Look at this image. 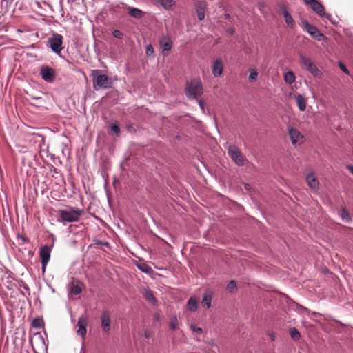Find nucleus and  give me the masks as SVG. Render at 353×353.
Instances as JSON below:
<instances>
[{
    "label": "nucleus",
    "instance_id": "72a5a7b5",
    "mask_svg": "<svg viewBox=\"0 0 353 353\" xmlns=\"http://www.w3.org/2000/svg\"><path fill=\"white\" fill-rule=\"evenodd\" d=\"M258 77V72L255 68H250V75H249V80L250 81H254L257 79Z\"/></svg>",
    "mask_w": 353,
    "mask_h": 353
},
{
    "label": "nucleus",
    "instance_id": "37998d69",
    "mask_svg": "<svg viewBox=\"0 0 353 353\" xmlns=\"http://www.w3.org/2000/svg\"><path fill=\"white\" fill-rule=\"evenodd\" d=\"M12 0H1V5H3V3H6V6H8V4L10 2H12Z\"/></svg>",
    "mask_w": 353,
    "mask_h": 353
},
{
    "label": "nucleus",
    "instance_id": "7c9ffc66",
    "mask_svg": "<svg viewBox=\"0 0 353 353\" xmlns=\"http://www.w3.org/2000/svg\"><path fill=\"white\" fill-rule=\"evenodd\" d=\"M290 335L293 340H299L301 338V334L297 329L293 327L290 330Z\"/></svg>",
    "mask_w": 353,
    "mask_h": 353
},
{
    "label": "nucleus",
    "instance_id": "603ef678",
    "mask_svg": "<svg viewBox=\"0 0 353 353\" xmlns=\"http://www.w3.org/2000/svg\"><path fill=\"white\" fill-rule=\"evenodd\" d=\"M24 289H26V290H29V288L27 285L24 286Z\"/></svg>",
    "mask_w": 353,
    "mask_h": 353
},
{
    "label": "nucleus",
    "instance_id": "9d476101",
    "mask_svg": "<svg viewBox=\"0 0 353 353\" xmlns=\"http://www.w3.org/2000/svg\"><path fill=\"white\" fill-rule=\"evenodd\" d=\"M101 324L103 332L108 333L111 329L110 314L107 310H103L101 314Z\"/></svg>",
    "mask_w": 353,
    "mask_h": 353
},
{
    "label": "nucleus",
    "instance_id": "79ce46f5",
    "mask_svg": "<svg viewBox=\"0 0 353 353\" xmlns=\"http://www.w3.org/2000/svg\"><path fill=\"white\" fill-rule=\"evenodd\" d=\"M95 243L97 244V245H108V242H103V241H101L99 240H97Z\"/></svg>",
    "mask_w": 353,
    "mask_h": 353
},
{
    "label": "nucleus",
    "instance_id": "3c124183",
    "mask_svg": "<svg viewBox=\"0 0 353 353\" xmlns=\"http://www.w3.org/2000/svg\"><path fill=\"white\" fill-rule=\"evenodd\" d=\"M228 32H230V34H232L234 33V30L232 29L228 30Z\"/></svg>",
    "mask_w": 353,
    "mask_h": 353
},
{
    "label": "nucleus",
    "instance_id": "09e8293b",
    "mask_svg": "<svg viewBox=\"0 0 353 353\" xmlns=\"http://www.w3.org/2000/svg\"><path fill=\"white\" fill-rule=\"evenodd\" d=\"M245 189H246L247 190H250V185H248V184H245Z\"/></svg>",
    "mask_w": 353,
    "mask_h": 353
},
{
    "label": "nucleus",
    "instance_id": "9b49d317",
    "mask_svg": "<svg viewBox=\"0 0 353 353\" xmlns=\"http://www.w3.org/2000/svg\"><path fill=\"white\" fill-rule=\"evenodd\" d=\"M309 7L321 17L329 19L330 15L326 14L324 6L317 0H314Z\"/></svg>",
    "mask_w": 353,
    "mask_h": 353
},
{
    "label": "nucleus",
    "instance_id": "4468645a",
    "mask_svg": "<svg viewBox=\"0 0 353 353\" xmlns=\"http://www.w3.org/2000/svg\"><path fill=\"white\" fill-rule=\"evenodd\" d=\"M288 134L290 137L292 143L294 145H296L303 139V136L301 134V132L297 129L294 128H289Z\"/></svg>",
    "mask_w": 353,
    "mask_h": 353
},
{
    "label": "nucleus",
    "instance_id": "cd10ccee",
    "mask_svg": "<svg viewBox=\"0 0 353 353\" xmlns=\"http://www.w3.org/2000/svg\"><path fill=\"white\" fill-rule=\"evenodd\" d=\"M340 216L343 220H344L347 222H350L352 220L351 216L349 214V212L345 208H342L341 210Z\"/></svg>",
    "mask_w": 353,
    "mask_h": 353
},
{
    "label": "nucleus",
    "instance_id": "f257e3e1",
    "mask_svg": "<svg viewBox=\"0 0 353 353\" xmlns=\"http://www.w3.org/2000/svg\"><path fill=\"white\" fill-rule=\"evenodd\" d=\"M83 212V211L78 208L66 206L64 209L59 210L58 221L68 223L77 222L79 220Z\"/></svg>",
    "mask_w": 353,
    "mask_h": 353
},
{
    "label": "nucleus",
    "instance_id": "c9c22d12",
    "mask_svg": "<svg viewBox=\"0 0 353 353\" xmlns=\"http://www.w3.org/2000/svg\"><path fill=\"white\" fill-rule=\"evenodd\" d=\"M154 53V48L151 44H149L146 46V54L147 55H152Z\"/></svg>",
    "mask_w": 353,
    "mask_h": 353
},
{
    "label": "nucleus",
    "instance_id": "6ab92c4d",
    "mask_svg": "<svg viewBox=\"0 0 353 353\" xmlns=\"http://www.w3.org/2000/svg\"><path fill=\"white\" fill-rule=\"evenodd\" d=\"M159 45L163 49V51H169L172 48V42L169 37H163L159 41Z\"/></svg>",
    "mask_w": 353,
    "mask_h": 353
},
{
    "label": "nucleus",
    "instance_id": "20e7f679",
    "mask_svg": "<svg viewBox=\"0 0 353 353\" xmlns=\"http://www.w3.org/2000/svg\"><path fill=\"white\" fill-rule=\"evenodd\" d=\"M228 150V155L233 161L239 166H243L244 165V157L239 150L235 145H228L225 147Z\"/></svg>",
    "mask_w": 353,
    "mask_h": 353
},
{
    "label": "nucleus",
    "instance_id": "b1692460",
    "mask_svg": "<svg viewBox=\"0 0 353 353\" xmlns=\"http://www.w3.org/2000/svg\"><path fill=\"white\" fill-rule=\"evenodd\" d=\"M158 3L166 10L170 9L175 5L174 0H158Z\"/></svg>",
    "mask_w": 353,
    "mask_h": 353
},
{
    "label": "nucleus",
    "instance_id": "a878e982",
    "mask_svg": "<svg viewBox=\"0 0 353 353\" xmlns=\"http://www.w3.org/2000/svg\"><path fill=\"white\" fill-rule=\"evenodd\" d=\"M70 292L73 294L78 295L82 292V289L80 285L72 282L70 287Z\"/></svg>",
    "mask_w": 353,
    "mask_h": 353
},
{
    "label": "nucleus",
    "instance_id": "39448f33",
    "mask_svg": "<svg viewBox=\"0 0 353 353\" xmlns=\"http://www.w3.org/2000/svg\"><path fill=\"white\" fill-rule=\"evenodd\" d=\"M301 64L315 77L321 78L323 76L322 72L318 69L313 61L303 55L300 56Z\"/></svg>",
    "mask_w": 353,
    "mask_h": 353
},
{
    "label": "nucleus",
    "instance_id": "aec40b11",
    "mask_svg": "<svg viewBox=\"0 0 353 353\" xmlns=\"http://www.w3.org/2000/svg\"><path fill=\"white\" fill-rule=\"evenodd\" d=\"M295 100L299 110L301 112L305 111L307 105V100L305 97L302 94H298L295 96Z\"/></svg>",
    "mask_w": 353,
    "mask_h": 353
},
{
    "label": "nucleus",
    "instance_id": "4c0bfd02",
    "mask_svg": "<svg viewBox=\"0 0 353 353\" xmlns=\"http://www.w3.org/2000/svg\"><path fill=\"white\" fill-rule=\"evenodd\" d=\"M111 131L117 134H119L120 132V128L117 124L112 125Z\"/></svg>",
    "mask_w": 353,
    "mask_h": 353
},
{
    "label": "nucleus",
    "instance_id": "f704fd0d",
    "mask_svg": "<svg viewBox=\"0 0 353 353\" xmlns=\"http://www.w3.org/2000/svg\"><path fill=\"white\" fill-rule=\"evenodd\" d=\"M190 329L193 332H196L197 334H202L203 330L201 327H196L195 325L192 324L190 325Z\"/></svg>",
    "mask_w": 353,
    "mask_h": 353
},
{
    "label": "nucleus",
    "instance_id": "a18cd8bd",
    "mask_svg": "<svg viewBox=\"0 0 353 353\" xmlns=\"http://www.w3.org/2000/svg\"><path fill=\"white\" fill-rule=\"evenodd\" d=\"M154 319H155L157 321H159V319H160V316H159V314H157H157H154Z\"/></svg>",
    "mask_w": 353,
    "mask_h": 353
},
{
    "label": "nucleus",
    "instance_id": "f8f14e48",
    "mask_svg": "<svg viewBox=\"0 0 353 353\" xmlns=\"http://www.w3.org/2000/svg\"><path fill=\"white\" fill-rule=\"evenodd\" d=\"M40 74L42 79L47 82H53L55 79V71L49 67H43L41 69Z\"/></svg>",
    "mask_w": 353,
    "mask_h": 353
},
{
    "label": "nucleus",
    "instance_id": "bb28decb",
    "mask_svg": "<svg viewBox=\"0 0 353 353\" xmlns=\"http://www.w3.org/2000/svg\"><path fill=\"white\" fill-rule=\"evenodd\" d=\"M284 80L288 84H292L295 81V75L292 72H287L284 74Z\"/></svg>",
    "mask_w": 353,
    "mask_h": 353
},
{
    "label": "nucleus",
    "instance_id": "1a4fd4ad",
    "mask_svg": "<svg viewBox=\"0 0 353 353\" xmlns=\"http://www.w3.org/2000/svg\"><path fill=\"white\" fill-rule=\"evenodd\" d=\"M30 342L35 353H37V350H42L46 347L44 339L39 332L34 334L30 339Z\"/></svg>",
    "mask_w": 353,
    "mask_h": 353
},
{
    "label": "nucleus",
    "instance_id": "8fccbe9b",
    "mask_svg": "<svg viewBox=\"0 0 353 353\" xmlns=\"http://www.w3.org/2000/svg\"><path fill=\"white\" fill-rule=\"evenodd\" d=\"M144 335L146 338H149L150 336V334L147 332H145Z\"/></svg>",
    "mask_w": 353,
    "mask_h": 353
},
{
    "label": "nucleus",
    "instance_id": "a211bd4d",
    "mask_svg": "<svg viewBox=\"0 0 353 353\" xmlns=\"http://www.w3.org/2000/svg\"><path fill=\"white\" fill-rule=\"evenodd\" d=\"M198 303L199 299L196 296H192L190 297L186 304L187 310L191 312H196L198 308Z\"/></svg>",
    "mask_w": 353,
    "mask_h": 353
},
{
    "label": "nucleus",
    "instance_id": "c03bdc74",
    "mask_svg": "<svg viewBox=\"0 0 353 353\" xmlns=\"http://www.w3.org/2000/svg\"><path fill=\"white\" fill-rule=\"evenodd\" d=\"M303 2L307 5L310 6L314 0H303Z\"/></svg>",
    "mask_w": 353,
    "mask_h": 353
},
{
    "label": "nucleus",
    "instance_id": "423d86ee",
    "mask_svg": "<svg viewBox=\"0 0 353 353\" xmlns=\"http://www.w3.org/2000/svg\"><path fill=\"white\" fill-rule=\"evenodd\" d=\"M52 248L48 245H43L39 249V256L41 258V268L44 272L46 265L50 261Z\"/></svg>",
    "mask_w": 353,
    "mask_h": 353
},
{
    "label": "nucleus",
    "instance_id": "c756f323",
    "mask_svg": "<svg viewBox=\"0 0 353 353\" xmlns=\"http://www.w3.org/2000/svg\"><path fill=\"white\" fill-rule=\"evenodd\" d=\"M178 325L179 321L177 316L176 315L172 316L170 321V328L172 330H174L177 328Z\"/></svg>",
    "mask_w": 353,
    "mask_h": 353
},
{
    "label": "nucleus",
    "instance_id": "5701e85b",
    "mask_svg": "<svg viewBox=\"0 0 353 353\" xmlns=\"http://www.w3.org/2000/svg\"><path fill=\"white\" fill-rule=\"evenodd\" d=\"M144 297L148 301H150L152 305H156L157 304V301L154 297L153 292L150 290H145L144 292Z\"/></svg>",
    "mask_w": 353,
    "mask_h": 353
},
{
    "label": "nucleus",
    "instance_id": "6e6552de",
    "mask_svg": "<svg viewBox=\"0 0 353 353\" xmlns=\"http://www.w3.org/2000/svg\"><path fill=\"white\" fill-rule=\"evenodd\" d=\"M62 40L63 37L57 33L53 34L51 37L48 38V43L53 52L59 53L61 51Z\"/></svg>",
    "mask_w": 353,
    "mask_h": 353
},
{
    "label": "nucleus",
    "instance_id": "e433bc0d",
    "mask_svg": "<svg viewBox=\"0 0 353 353\" xmlns=\"http://www.w3.org/2000/svg\"><path fill=\"white\" fill-rule=\"evenodd\" d=\"M112 35L117 39H121L123 36V34L119 30H114L112 32Z\"/></svg>",
    "mask_w": 353,
    "mask_h": 353
},
{
    "label": "nucleus",
    "instance_id": "f3484780",
    "mask_svg": "<svg viewBox=\"0 0 353 353\" xmlns=\"http://www.w3.org/2000/svg\"><path fill=\"white\" fill-rule=\"evenodd\" d=\"M281 12L287 26L290 28H292L294 26V21L285 6H281Z\"/></svg>",
    "mask_w": 353,
    "mask_h": 353
},
{
    "label": "nucleus",
    "instance_id": "412c9836",
    "mask_svg": "<svg viewBox=\"0 0 353 353\" xmlns=\"http://www.w3.org/2000/svg\"><path fill=\"white\" fill-rule=\"evenodd\" d=\"M306 181L308 184V185L312 188L315 189L319 187V181L314 176L313 174H308L306 177Z\"/></svg>",
    "mask_w": 353,
    "mask_h": 353
},
{
    "label": "nucleus",
    "instance_id": "7ed1b4c3",
    "mask_svg": "<svg viewBox=\"0 0 353 353\" xmlns=\"http://www.w3.org/2000/svg\"><path fill=\"white\" fill-rule=\"evenodd\" d=\"M186 96L189 99H196L203 94V87L199 80H192L187 82L185 88Z\"/></svg>",
    "mask_w": 353,
    "mask_h": 353
},
{
    "label": "nucleus",
    "instance_id": "ddd939ff",
    "mask_svg": "<svg viewBox=\"0 0 353 353\" xmlns=\"http://www.w3.org/2000/svg\"><path fill=\"white\" fill-rule=\"evenodd\" d=\"M87 325H88V319L86 316H81L79 318L77 322V334L81 336L83 339L85 338L87 333Z\"/></svg>",
    "mask_w": 353,
    "mask_h": 353
},
{
    "label": "nucleus",
    "instance_id": "49530a36",
    "mask_svg": "<svg viewBox=\"0 0 353 353\" xmlns=\"http://www.w3.org/2000/svg\"><path fill=\"white\" fill-rule=\"evenodd\" d=\"M347 168L351 172V173L353 174V165H348Z\"/></svg>",
    "mask_w": 353,
    "mask_h": 353
},
{
    "label": "nucleus",
    "instance_id": "0eeeda50",
    "mask_svg": "<svg viewBox=\"0 0 353 353\" xmlns=\"http://www.w3.org/2000/svg\"><path fill=\"white\" fill-rule=\"evenodd\" d=\"M302 28H303L308 34L317 41H321L324 35L313 25H311L307 20L302 21Z\"/></svg>",
    "mask_w": 353,
    "mask_h": 353
},
{
    "label": "nucleus",
    "instance_id": "f03ea898",
    "mask_svg": "<svg viewBox=\"0 0 353 353\" xmlns=\"http://www.w3.org/2000/svg\"><path fill=\"white\" fill-rule=\"evenodd\" d=\"M93 76V88L98 90L99 88L108 89L112 87L111 79L106 75L101 74V70H94L92 71Z\"/></svg>",
    "mask_w": 353,
    "mask_h": 353
},
{
    "label": "nucleus",
    "instance_id": "c85d7f7f",
    "mask_svg": "<svg viewBox=\"0 0 353 353\" xmlns=\"http://www.w3.org/2000/svg\"><path fill=\"white\" fill-rule=\"evenodd\" d=\"M137 268L145 273H150L152 271L151 267L145 263L137 264Z\"/></svg>",
    "mask_w": 353,
    "mask_h": 353
},
{
    "label": "nucleus",
    "instance_id": "ea45409f",
    "mask_svg": "<svg viewBox=\"0 0 353 353\" xmlns=\"http://www.w3.org/2000/svg\"><path fill=\"white\" fill-rule=\"evenodd\" d=\"M339 67L341 69V70H343L345 74H349V70L344 64L340 63Z\"/></svg>",
    "mask_w": 353,
    "mask_h": 353
},
{
    "label": "nucleus",
    "instance_id": "de8ad7c7",
    "mask_svg": "<svg viewBox=\"0 0 353 353\" xmlns=\"http://www.w3.org/2000/svg\"><path fill=\"white\" fill-rule=\"evenodd\" d=\"M269 336H270V338L271 339L272 341H274L275 336H274V334L272 333Z\"/></svg>",
    "mask_w": 353,
    "mask_h": 353
},
{
    "label": "nucleus",
    "instance_id": "473e14b6",
    "mask_svg": "<svg viewBox=\"0 0 353 353\" xmlns=\"http://www.w3.org/2000/svg\"><path fill=\"white\" fill-rule=\"evenodd\" d=\"M32 325L35 328H41L43 327L44 322L42 319L39 318H35L32 321Z\"/></svg>",
    "mask_w": 353,
    "mask_h": 353
},
{
    "label": "nucleus",
    "instance_id": "dca6fc26",
    "mask_svg": "<svg viewBox=\"0 0 353 353\" xmlns=\"http://www.w3.org/2000/svg\"><path fill=\"white\" fill-rule=\"evenodd\" d=\"M206 4L204 1H199L196 4V12L199 21L204 19L205 16Z\"/></svg>",
    "mask_w": 353,
    "mask_h": 353
},
{
    "label": "nucleus",
    "instance_id": "2eb2a0df",
    "mask_svg": "<svg viewBox=\"0 0 353 353\" xmlns=\"http://www.w3.org/2000/svg\"><path fill=\"white\" fill-rule=\"evenodd\" d=\"M223 66L221 59H216L214 61L212 72L215 77L221 76L223 74Z\"/></svg>",
    "mask_w": 353,
    "mask_h": 353
},
{
    "label": "nucleus",
    "instance_id": "58836bf2",
    "mask_svg": "<svg viewBox=\"0 0 353 353\" xmlns=\"http://www.w3.org/2000/svg\"><path fill=\"white\" fill-rule=\"evenodd\" d=\"M198 104L203 112H205V103L202 100H197Z\"/></svg>",
    "mask_w": 353,
    "mask_h": 353
},
{
    "label": "nucleus",
    "instance_id": "393cba45",
    "mask_svg": "<svg viewBox=\"0 0 353 353\" xmlns=\"http://www.w3.org/2000/svg\"><path fill=\"white\" fill-rule=\"evenodd\" d=\"M211 301H212V296L210 294H204L203 299H202V305L203 307H205L206 308H210L211 307Z\"/></svg>",
    "mask_w": 353,
    "mask_h": 353
},
{
    "label": "nucleus",
    "instance_id": "a19ab883",
    "mask_svg": "<svg viewBox=\"0 0 353 353\" xmlns=\"http://www.w3.org/2000/svg\"><path fill=\"white\" fill-rule=\"evenodd\" d=\"M17 238L19 239H21L23 243H26L29 242V240L27 238H26L24 236H23V235L18 234L17 235Z\"/></svg>",
    "mask_w": 353,
    "mask_h": 353
},
{
    "label": "nucleus",
    "instance_id": "4be33fe9",
    "mask_svg": "<svg viewBox=\"0 0 353 353\" xmlns=\"http://www.w3.org/2000/svg\"><path fill=\"white\" fill-rule=\"evenodd\" d=\"M129 14L136 19H141L143 17L144 12L136 8H129Z\"/></svg>",
    "mask_w": 353,
    "mask_h": 353
},
{
    "label": "nucleus",
    "instance_id": "2f4dec72",
    "mask_svg": "<svg viewBox=\"0 0 353 353\" xmlns=\"http://www.w3.org/2000/svg\"><path fill=\"white\" fill-rule=\"evenodd\" d=\"M227 290L230 293H234L237 290L236 283L234 280H231L227 285Z\"/></svg>",
    "mask_w": 353,
    "mask_h": 353
}]
</instances>
